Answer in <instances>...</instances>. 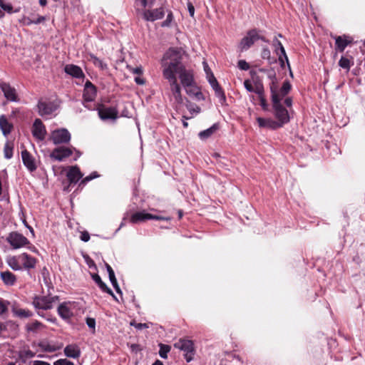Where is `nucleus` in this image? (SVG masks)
Instances as JSON below:
<instances>
[{"instance_id": "nucleus-28", "label": "nucleus", "mask_w": 365, "mask_h": 365, "mask_svg": "<svg viewBox=\"0 0 365 365\" xmlns=\"http://www.w3.org/2000/svg\"><path fill=\"white\" fill-rule=\"evenodd\" d=\"M219 129L217 123L213 124L210 128L199 133L198 135L201 140H206L212 135Z\"/></svg>"}, {"instance_id": "nucleus-18", "label": "nucleus", "mask_w": 365, "mask_h": 365, "mask_svg": "<svg viewBox=\"0 0 365 365\" xmlns=\"http://www.w3.org/2000/svg\"><path fill=\"white\" fill-rule=\"evenodd\" d=\"M63 352L66 356L72 359L79 358L81 354V349L76 344H71L67 345L64 348Z\"/></svg>"}, {"instance_id": "nucleus-29", "label": "nucleus", "mask_w": 365, "mask_h": 365, "mask_svg": "<svg viewBox=\"0 0 365 365\" xmlns=\"http://www.w3.org/2000/svg\"><path fill=\"white\" fill-rule=\"evenodd\" d=\"M18 356L22 363H26L28 359L35 356V353L29 349H23L19 351Z\"/></svg>"}, {"instance_id": "nucleus-10", "label": "nucleus", "mask_w": 365, "mask_h": 365, "mask_svg": "<svg viewBox=\"0 0 365 365\" xmlns=\"http://www.w3.org/2000/svg\"><path fill=\"white\" fill-rule=\"evenodd\" d=\"M148 220H165V217L154 215L150 213L146 212L145 210L136 212L130 216V222L133 224H136L142 222H145Z\"/></svg>"}, {"instance_id": "nucleus-4", "label": "nucleus", "mask_w": 365, "mask_h": 365, "mask_svg": "<svg viewBox=\"0 0 365 365\" xmlns=\"http://www.w3.org/2000/svg\"><path fill=\"white\" fill-rule=\"evenodd\" d=\"M281 99L272 101L274 115L277 119V123H280V128L289 122L290 118L288 110L280 103Z\"/></svg>"}, {"instance_id": "nucleus-38", "label": "nucleus", "mask_w": 365, "mask_h": 365, "mask_svg": "<svg viewBox=\"0 0 365 365\" xmlns=\"http://www.w3.org/2000/svg\"><path fill=\"white\" fill-rule=\"evenodd\" d=\"M264 86L261 81H257L255 82L254 92L257 93L259 97L264 96Z\"/></svg>"}, {"instance_id": "nucleus-60", "label": "nucleus", "mask_w": 365, "mask_h": 365, "mask_svg": "<svg viewBox=\"0 0 365 365\" xmlns=\"http://www.w3.org/2000/svg\"><path fill=\"white\" fill-rule=\"evenodd\" d=\"M141 4L143 7H146L147 6H150L153 4L154 0H140Z\"/></svg>"}, {"instance_id": "nucleus-27", "label": "nucleus", "mask_w": 365, "mask_h": 365, "mask_svg": "<svg viewBox=\"0 0 365 365\" xmlns=\"http://www.w3.org/2000/svg\"><path fill=\"white\" fill-rule=\"evenodd\" d=\"M0 276L6 285L12 286L16 282V276L9 271L1 272Z\"/></svg>"}, {"instance_id": "nucleus-64", "label": "nucleus", "mask_w": 365, "mask_h": 365, "mask_svg": "<svg viewBox=\"0 0 365 365\" xmlns=\"http://www.w3.org/2000/svg\"><path fill=\"white\" fill-rule=\"evenodd\" d=\"M32 365H51L49 363L43 361H34Z\"/></svg>"}, {"instance_id": "nucleus-59", "label": "nucleus", "mask_w": 365, "mask_h": 365, "mask_svg": "<svg viewBox=\"0 0 365 365\" xmlns=\"http://www.w3.org/2000/svg\"><path fill=\"white\" fill-rule=\"evenodd\" d=\"M135 82L138 85H143L145 83V81L144 78L137 76L135 78Z\"/></svg>"}, {"instance_id": "nucleus-9", "label": "nucleus", "mask_w": 365, "mask_h": 365, "mask_svg": "<svg viewBox=\"0 0 365 365\" xmlns=\"http://www.w3.org/2000/svg\"><path fill=\"white\" fill-rule=\"evenodd\" d=\"M272 46L274 48V52L278 56V59L281 67H284V61H286L288 67L290 68L289 59L287 56L285 49L281 41H279L277 37H274L273 39Z\"/></svg>"}, {"instance_id": "nucleus-42", "label": "nucleus", "mask_w": 365, "mask_h": 365, "mask_svg": "<svg viewBox=\"0 0 365 365\" xmlns=\"http://www.w3.org/2000/svg\"><path fill=\"white\" fill-rule=\"evenodd\" d=\"M99 176V175L97 173V172H93L91 174H90L88 176H86V178H84L80 182L79 185H86L88 182L91 181V180L93 179H95L96 178H98Z\"/></svg>"}, {"instance_id": "nucleus-44", "label": "nucleus", "mask_w": 365, "mask_h": 365, "mask_svg": "<svg viewBox=\"0 0 365 365\" xmlns=\"http://www.w3.org/2000/svg\"><path fill=\"white\" fill-rule=\"evenodd\" d=\"M261 57L263 59L269 61L271 58V52L267 47H264L262 50Z\"/></svg>"}, {"instance_id": "nucleus-25", "label": "nucleus", "mask_w": 365, "mask_h": 365, "mask_svg": "<svg viewBox=\"0 0 365 365\" xmlns=\"http://www.w3.org/2000/svg\"><path fill=\"white\" fill-rule=\"evenodd\" d=\"M38 346L41 349V350L43 351L54 352L56 351L61 349L63 346V344H51L46 341H40L38 343Z\"/></svg>"}, {"instance_id": "nucleus-11", "label": "nucleus", "mask_w": 365, "mask_h": 365, "mask_svg": "<svg viewBox=\"0 0 365 365\" xmlns=\"http://www.w3.org/2000/svg\"><path fill=\"white\" fill-rule=\"evenodd\" d=\"M72 154V148L60 146L54 148L49 156L52 160L61 162L65 158L70 157Z\"/></svg>"}, {"instance_id": "nucleus-17", "label": "nucleus", "mask_w": 365, "mask_h": 365, "mask_svg": "<svg viewBox=\"0 0 365 365\" xmlns=\"http://www.w3.org/2000/svg\"><path fill=\"white\" fill-rule=\"evenodd\" d=\"M37 106L38 113L41 116L51 115L56 110V107L51 103L39 101Z\"/></svg>"}, {"instance_id": "nucleus-34", "label": "nucleus", "mask_w": 365, "mask_h": 365, "mask_svg": "<svg viewBox=\"0 0 365 365\" xmlns=\"http://www.w3.org/2000/svg\"><path fill=\"white\" fill-rule=\"evenodd\" d=\"M26 330L31 332H36L43 327V324L38 321H34L26 325Z\"/></svg>"}, {"instance_id": "nucleus-47", "label": "nucleus", "mask_w": 365, "mask_h": 365, "mask_svg": "<svg viewBox=\"0 0 365 365\" xmlns=\"http://www.w3.org/2000/svg\"><path fill=\"white\" fill-rule=\"evenodd\" d=\"M53 365H74L73 362L68 361L66 359H61L56 361Z\"/></svg>"}, {"instance_id": "nucleus-26", "label": "nucleus", "mask_w": 365, "mask_h": 365, "mask_svg": "<svg viewBox=\"0 0 365 365\" xmlns=\"http://www.w3.org/2000/svg\"><path fill=\"white\" fill-rule=\"evenodd\" d=\"M0 129L4 135H8L13 129L12 123H9L4 115L0 116Z\"/></svg>"}, {"instance_id": "nucleus-32", "label": "nucleus", "mask_w": 365, "mask_h": 365, "mask_svg": "<svg viewBox=\"0 0 365 365\" xmlns=\"http://www.w3.org/2000/svg\"><path fill=\"white\" fill-rule=\"evenodd\" d=\"M7 263L9 266L14 270H21V266L20 265L19 255L16 257H11L8 259Z\"/></svg>"}, {"instance_id": "nucleus-7", "label": "nucleus", "mask_w": 365, "mask_h": 365, "mask_svg": "<svg viewBox=\"0 0 365 365\" xmlns=\"http://www.w3.org/2000/svg\"><path fill=\"white\" fill-rule=\"evenodd\" d=\"M58 299V297L37 296L34 298L33 305L36 309H51L53 307V303Z\"/></svg>"}, {"instance_id": "nucleus-39", "label": "nucleus", "mask_w": 365, "mask_h": 365, "mask_svg": "<svg viewBox=\"0 0 365 365\" xmlns=\"http://www.w3.org/2000/svg\"><path fill=\"white\" fill-rule=\"evenodd\" d=\"M213 90L215 92L216 96L220 98V101L221 102H225L226 101V97H225V93L220 85L213 88Z\"/></svg>"}, {"instance_id": "nucleus-8", "label": "nucleus", "mask_w": 365, "mask_h": 365, "mask_svg": "<svg viewBox=\"0 0 365 365\" xmlns=\"http://www.w3.org/2000/svg\"><path fill=\"white\" fill-rule=\"evenodd\" d=\"M97 110L99 118L103 120H115L118 117V111L115 107H106L101 105L97 108Z\"/></svg>"}, {"instance_id": "nucleus-1", "label": "nucleus", "mask_w": 365, "mask_h": 365, "mask_svg": "<svg viewBox=\"0 0 365 365\" xmlns=\"http://www.w3.org/2000/svg\"><path fill=\"white\" fill-rule=\"evenodd\" d=\"M183 53L182 48H170L163 55L161 63L163 71L170 70L174 76L178 74L182 86L187 88L192 86L194 78L192 71L182 62Z\"/></svg>"}, {"instance_id": "nucleus-24", "label": "nucleus", "mask_w": 365, "mask_h": 365, "mask_svg": "<svg viewBox=\"0 0 365 365\" xmlns=\"http://www.w3.org/2000/svg\"><path fill=\"white\" fill-rule=\"evenodd\" d=\"M2 91L4 93L5 97L11 101H16L17 96L16 94L15 88L10 86L8 83H2L1 85Z\"/></svg>"}, {"instance_id": "nucleus-23", "label": "nucleus", "mask_w": 365, "mask_h": 365, "mask_svg": "<svg viewBox=\"0 0 365 365\" xmlns=\"http://www.w3.org/2000/svg\"><path fill=\"white\" fill-rule=\"evenodd\" d=\"M257 121L260 128H267L273 130L280 128V123H277V121L271 118L258 117Z\"/></svg>"}, {"instance_id": "nucleus-35", "label": "nucleus", "mask_w": 365, "mask_h": 365, "mask_svg": "<svg viewBox=\"0 0 365 365\" xmlns=\"http://www.w3.org/2000/svg\"><path fill=\"white\" fill-rule=\"evenodd\" d=\"M14 145L11 143L7 142L4 145V154L6 159H11L13 156Z\"/></svg>"}, {"instance_id": "nucleus-33", "label": "nucleus", "mask_w": 365, "mask_h": 365, "mask_svg": "<svg viewBox=\"0 0 365 365\" xmlns=\"http://www.w3.org/2000/svg\"><path fill=\"white\" fill-rule=\"evenodd\" d=\"M13 312L15 316L19 318H29L33 315L32 312L29 309H13Z\"/></svg>"}, {"instance_id": "nucleus-19", "label": "nucleus", "mask_w": 365, "mask_h": 365, "mask_svg": "<svg viewBox=\"0 0 365 365\" xmlns=\"http://www.w3.org/2000/svg\"><path fill=\"white\" fill-rule=\"evenodd\" d=\"M21 158L24 165L30 171H34L36 169V165L32 155L26 150L21 151Z\"/></svg>"}, {"instance_id": "nucleus-57", "label": "nucleus", "mask_w": 365, "mask_h": 365, "mask_svg": "<svg viewBox=\"0 0 365 365\" xmlns=\"http://www.w3.org/2000/svg\"><path fill=\"white\" fill-rule=\"evenodd\" d=\"M353 39L351 37L344 35V48L352 42Z\"/></svg>"}, {"instance_id": "nucleus-2", "label": "nucleus", "mask_w": 365, "mask_h": 365, "mask_svg": "<svg viewBox=\"0 0 365 365\" xmlns=\"http://www.w3.org/2000/svg\"><path fill=\"white\" fill-rule=\"evenodd\" d=\"M173 346L184 352V357L187 362L193 360L196 350L192 340L180 338L174 343Z\"/></svg>"}, {"instance_id": "nucleus-40", "label": "nucleus", "mask_w": 365, "mask_h": 365, "mask_svg": "<svg viewBox=\"0 0 365 365\" xmlns=\"http://www.w3.org/2000/svg\"><path fill=\"white\" fill-rule=\"evenodd\" d=\"M9 304V301L0 299V317L7 313Z\"/></svg>"}, {"instance_id": "nucleus-41", "label": "nucleus", "mask_w": 365, "mask_h": 365, "mask_svg": "<svg viewBox=\"0 0 365 365\" xmlns=\"http://www.w3.org/2000/svg\"><path fill=\"white\" fill-rule=\"evenodd\" d=\"M91 277L93 280L98 285L101 289L105 288L106 284L102 281L101 277L98 274H92Z\"/></svg>"}, {"instance_id": "nucleus-61", "label": "nucleus", "mask_w": 365, "mask_h": 365, "mask_svg": "<svg viewBox=\"0 0 365 365\" xmlns=\"http://www.w3.org/2000/svg\"><path fill=\"white\" fill-rule=\"evenodd\" d=\"M45 21L44 16H38L36 19H33L34 24H38Z\"/></svg>"}, {"instance_id": "nucleus-55", "label": "nucleus", "mask_w": 365, "mask_h": 365, "mask_svg": "<svg viewBox=\"0 0 365 365\" xmlns=\"http://www.w3.org/2000/svg\"><path fill=\"white\" fill-rule=\"evenodd\" d=\"M103 292L108 293V294L111 295L113 299L115 300H118L115 295L113 294V291L107 286L106 285L105 288L101 289Z\"/></svg>"}, {"instance_id": "nucleus-62", "label": "nucleus", "mask_w": 365, "mask_h": 365, "mask_svg": "<svg viewBox=\"0 0 365 365\" xmlns=\"http://www.w3.org/2000/svg\"><path fill=\"white\" fill-rule=\"evenodd\" d=\"M106 267L108 273L109 277L111 276V274L115 275L114 271L113 270L112 267L108 264H106Z\"/></svg>"}, {"instance_id": "nucleus-58", "label": "nucleus", "mask_w": 365, "mask_h": 365, "mask_svg": "<svg viewBox=\"0 0 365 365\" xmlns=\"http://www.w3.org/2000/svg\"><path fill=\"white\" fill-rule=\"evenodd\" d=\"M353 63H351V61L349 59L344 58V69L345 68L349 70L351 65Z\"/></svg>"}, {"instance_id": "nucleus-48", "label": "nucleus", "mask_w": 365, "mask_h": 365, "mask_svg": "<svg viewBox=\"0 0 365 365\" xmlns=\"http://www.w3.org/2000/svg\"><path fill=\"white\" fill-rule=\"evenodd\" d=\"M128 70L134 74L140 75L143 73V68L141 66H138L136 68H133L130 66H127Z\"/></svg>"}, {"instance_id": "nucleus-12", "label": "nucleus", "mask_w": 365, "mask_h": 365, "mask_svg": "<svg viewBox=\"0 0 365 365\" xmlns=\"http://www.w3.org/2000/svg\"><path fill=\"white\" fill-rule=\"evenodd\" d=\"M31 133L33 136L38 140L42 141L47 134L46 129L41 120L36 118L32 126Z\"/></svg>"}, {"instance_id": "nucleus-56", "label": "nucleus", "mask_w": 365, "mask_h": 365, "mask_svg": "<svg viewBox=\"0 0 365 365\" xmlns=\"http://www.w3.org/2000/svg\"><path fill=\"white\" fill-rule=\"evenodd\" d=\"M187 9L190 15L193 16L195 14V7L191 2H187Z\"/></svg>"}, {"instance_id": "nucleus-63", "label": "nucleus", "mask_w": 365, "mask_h": 365, "mask_svg": "<svg viewBox=\"0 0 365 365\" xmlns=\"http://www.w3.org/2000/svg\"><path fill=\"white\" fill-rule=\"evenodd\" d=\"M284 104L289 107V108H291L292 106V99L291 98H287L285 100H284Z\"/></svg>"}, {"instance_id": "nucleus-43", "label": "nucleus", "mask_w": 365, "mask_h": 365, "mask_svg": "<svg viewBox=\"0 0 365 365\" xmlns=\"http://www.w3.org/2000/svg\"><path fill=\"white\" fill-rule=\"evenodd\" d=\"M130 325L134 327L135 329L138 330L147 329L149 327L148 324L146 323H136L135 321L130 322Z\"/></svg>"}, {"instance_id": "nucleus-6", "label": "nucleus", "mask_w": 365, "mask_h": 365, "mask_svg": "<svg viewBox=\"0 0 365 365\" xmlns=\"http://www.w3.org/2000/svg\"><path fill=\"white\" fill-rule=\"evenodd\" d=\"M50 139L55 145L68 143L71 140V134L66 128L57 129L51 132Z\"/></svg>"}, {"instance_id": "nucleus-16", "label": "nucleus", "mask_w": 365, "mask_h": 365, "mask_svg": "<svg viewBox=\"0 0 365 365\" xmlns=\"http://www.w3.org/2000/svg\"><path fill=\"white\" fill-rule=\"evenodd\" d=\"M96 96V88L92 84L91 82L87 81L85 84V88L83 90V100L86 102H91L93 101Z\"/></svg>"}, {"instance_id": "nucleus-30", "label": "nucleus", "mask_w": 365, "mask_h": 365, "mask_svg": "<svg viewBox=\"0 0 365 365\" xmlns=\"http://www.w3.org/2000/svg\"><path fill=\"white\" fill-rule=\"evenodd\" d=\"M269 77L272 78V83L270 85V91L272 93V101L281 99L279 95L277 93V85L276 82V77L275 74H273V76H269Z\"/></svg>"}, {"instance_id": "nucleus-22", "label": "nucleus", "mask_w": 365, "mask_h": 365, "mask_svg": "<svg viewBox=\"0 0 365 365\" xmlns=\"http://www.w3.org/2000/svg\"><path fill=\"white\" fill-rule=\"evenodd\" d=\"M64 71L67 74L76 78H81L85 76L81 67L73 64H67L64 67Z\"/></svg>"}, {"instance_id": "nucleus-20", "label": "nucleus", "mask_w": 365, "mask_h": 365, "mask_svg": "<svg viewBox=\"0 0 365 365\" xmlns=\"http://www.w3.org/2000/svg\"><path fill=\"white\" fill-rule=\"evenodd\" d=\"M67 178L69 180L70 183H76L78 180L82 178L83 174L81 173L80 169L77 166H71L70 167L67 174Z\"/></svg>"}, {"instance_id": "nucleus-37", "label": "nucleus", "mask_w": 365, "mask_h": 365, "mask_svg": "<svg viewBox=\"0 0 365 365\" xmlns=\"http://www.w3.org/2000/svg\"><path fill=\"white\" fill-rule=\"evenodd\" d=\"M160 351H159V355L163 359H167L168 358V354L170 352L171 347L169 345L160 344Z\"/></svg>"}, {"instance_id": "nucleus-31", "label": "nucleus", "mask_w": 365, "mask_h": 365, "mask_svg": "<svg viewBox=\"0 0 365 365\" xmlns=\"http://www.w3.org/2000/svg\"><path fill=\"white\" fill-rule=\"evenodd\" d=\"M89 60L96 66L98 67L101 70H106L108 68V66L106 63H104L101 59L98 58L94 54H89Z\"/></svg>"}, {"instance_id": "nucleus-51", "label": "nucleus", "mask_w": 365, "mask_h": 365, "mask_svg": "<svg viewBox=\"0 0 365 365\" xmlns=\"http://www.w3.org/2000/svg\"><path fill=\"white\" fill-rule=\"evenodd\" d=\"M244 86L247 91L254 92L255 86L252 85V83L250 80L247 79L244 81Z\"/></svg>"}, {"instance_id": "nucleus-53", "label": "nucleus", "mask_w": 365, "mask_h": 365, "mask_svg": "<svg viewBox=\"0 0 365 365\" xmlns=\"http://www.w3.org/2000/svg\"><path fill=\"white\" fill-rule=\"evenodd\" d=\"M80 238L83 242H88L90 240V235L88 232L84 231L81 232Z\"/></svg>"}, {"instance_id": "nucleus-5", "label": "nucleus", "mask_w": 365, "mask_h": 365, "mask_svg": "<svg viewBox=\"0 0 365 365\" xmlns=\"http://www.w3.org/2000/svg\"><path fill=\"white\" fill-rule=\"evenodd\" d=\"M6 241L14 249L21 248L30 243L26 237L17 232L9 233L6 237Z\"/></svg>"}, {"instance_id": "nucleus-15", "label": "nucleus", "mask_w": 365, "mask_h": 365, "mask_svg": "<svg viewBox=\"0 0 365 365\" xmlns=\"http://www.w3.org/2000/svg\"><path fill=\"white\" fill-rule=\"evenodd\" d=\"M165 15L163 8L155 9L153 10H145L143 16L145 20L149 21H154L158 19H162Z\"/></svg>"}, {"instance_id": "nucleus-54", "label": "nucleus", "mask_w": 365, "mask_h": 365, "mask_svg": "<svg viewBox=\"0 0 365 365\" xmlns=\"http://www.w3.org/2000/svg\"><path fill=\"white\" fill-rule=\"evenodd\" d=\"M259 98L260 101V106H262L263 110H267V101H266L264 96L259 97Z\"/></svg>"}, {"instance_id": "nucleus-3", "label": "nucleus", "mask_w": 365, "mask_h": 365, "mask_svg": "<svg viewBox=\"0 0 365 365\" xmlns=\"http://www.w3.org/2000/svg\"><path fill=\"white\" fill-rule=\"evenodd\" d=\"M163 76L169 82L170 91L175 103L181 104L182 103L181 88L180 84L178 83L177 77L174 76L170 70L163 71Z\"/></svg>"}, {"instance_id": "nucleus-49", "label": "nucleus", "mask_w": 365, "mask_h": 365, "mask_svg": "<svg viewBox=\"0 0 365 365\" xmlns=\"http://www.w3.org/2000/svg\"><path fill=\"white\" fill-rule=\"evenodd\" d=\"M336 39V51L342 52V37L338 36Z\"/></svg>"}, {"instance_id": "nucleus-13", "label": "nucleus", "mask_w": 365, "mask_h": 365, "mask_svg": "<svg viewBox=\"0 0 365 365\" xmlns=\"http://www.w3.org/2000/svg\"><path fill=\"white\" fill-rule=\"evenodd\" d=\"M257 30L251 29L247 31V35L242 38L240 46L242 51H246L257 41Z\"/></svg>"}, {"instance_id": "nucleus-21", "label": "nucleus", "mask_w": 365, "mask_h": 365, "mask_svg": "<svg viewBox=\"0 0 365 365\" xmlns=\"http://www.w3.org/2000/svg\"><path fill=\"white\" fill-rule=\"evenodd\" d=\"M20 262L26 269H33L36 267V259L27 253H22L19 255Z\"/></svg>"}, {"instance_id": "nucleus-14", "label": "nucleus", "mask_w": 365, "mask_h": 365, "mask_svg": "<svg viewBox=\"0 0 365 365\" xmlns=\"http://www.w3.org/2000/svg\"><path fill=\"white\" fill-rule=\"evenodd\" d=\"M74 302H64L59 304L57 309L58 315L65 320L71 319L73 315Z\"/></svg>"}, {"instance_id": "nucleus-52", "label": "nucleus", "mask_w": 365, "mask_h": 365, "mask_svg": "<svg viewBox=\"0 0 365 365\" xmlns=\"http://www.w3.org/2000/svg\"><path fill=\"white\" fill-rule=\"evenodd\" d=\"M86 324L89 328L95 329L96 327V320L93 318L88 317L86 319Z\"/></svg>"}, {"instance_id": "nucleus-46", "label": "nucleus", "mask_w": 365, "mask_h": 365, "mask_svg": "<svg viewBox=\"0 0 365 365\" xmlns=\"http://www.w3.org/2000/svg\"><path fill=\"white\" fill-rule=\"evenodd\" d=\"M240 69L242 71H247L250 69L249 63L245 60H240L237 63Z\"/></svg>"}, {"instance_id": "nucleus-45", "label": "nucleus", "mask_w": 365, "mask_h": 365, "mask_svg": "<svg viewBox=\"0 0 365 365\" xmlns=\"http://www.w3.org/2000/svg\"><path fill=\"white\" fill-rule=\"evenodd\" d=\"M0 6L1 9L8 13H12L13 11V6L10 4H5L4 2V0H0Z\"/></svg>"}, {"instance_id": "nucleus-36", "label": "nucleus", "mask_w": 365, "mask_h": 365, "mask_svg": "<svg viewBox=\"0 0 365 365\" xmlns=\"http://www.w3.org/2000/svg\"><path fill=\"white\" fill-rule=\"evenodd\" d=\"M291 90V84L289 81H286L283 83L282 86L278 93L281 98V100Z\"/></svg>"}, {"instance_id": "nucleus-50", "label": "nucleus", "mask_w": 365, "mask_h": 365, "mask_svg": "<svg viewBox=\"0 0 365 365\" xmlns=\"http://www.w3.org/2000/svg\"><path fill=\"white\" fill-rule=\"evenodd\" d=\"M172 21H173V14L170 12L168 14L166 19L162 22L161 26L163 27L169 26Z\"/></svg>"}]
</instances>
